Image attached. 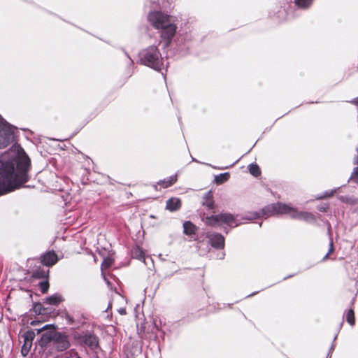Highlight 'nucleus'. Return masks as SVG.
Returning <instances> with one entry per match:
<instances>
[{
	"mask_svg": "<svg viewBox=\"0 0 358 358\" xmlns=\"http://www.w3.org/2000/svg\"><path fill=\"white\" fill-rule=\"evenodd\" d=\"M1 161L0 195L20 188L26 182L30 166V159L22 150L15 159L5 162L2 158Z\"/></svg>",
	"mask_w": 358,
	"mask_h": 358,
	"instance_id": "nucleus-1",
	"label": "nucleus"
},
{
	"mask_svg": "<svg viewBox=\"0 0 358 358\" xmlns=\"http://www.w3.org/2000/svg\"><path fill=\"white\" fill-rule=\"evenodd\" d=\"M148 20L158 30L161 41L165 46H169L177 31L176 18L162 11L154 10L148 13Z\"/></svg>",
	"mask_w": 358,
	"mask_h": 358,
	"instance_id": "nucleus-2",
	"label": "nucleus"
},
{
	"mask_svg": "<svg viewBox=\"0 0 358 358\" xmlns=\"http://www.w3.org/2000/svg\"><path fill=\"white\" fill-rule=\"evenodd\" d=\"M262 213L266 217L286 214L292 218L312 222L314 215L307 212H299L297 209L282 203H272L262 209Z\"/></svg>",
	"mask_w": 358,
	"mask_h": 358,
	"instance_id": "nucleus-3",
	"label": "nucleus"
},
{
	"mask_svg": "<svg viewBox=\"0 0 358 358\" xmlns=\"http://www.w3.org/2000/svg\"><path fill=\"white\" fill-rule=\"evenodd\" d=\"M139 57L141 64L156 71H160L163 66L161 54L155 46H150L143 50Z\"/></svg>",
	"mask_w": 358,
	"mask_h": 358,
	"instance_id": "nucleus-4",
	"label": "nucleus"
},
{
	"mask_svg": "<svg viewBox=\"0 0 358 358\" xmlns=\"http://www.w3.org/2000/svg\"><path fill=\"white\" fill-rule=\"evenodd\" d=\"M206 222L207 224H225L230 227H237L242 223V222L237 220L233 215L229 213H224L217 215H212L206 217Z\"/></svg>",
	"mask_w": 358,
	"mask_h": 358,
	"instance_id": "nucleus-5",
	"label": "nucleus"
},
{
	"mask_svg": "<svg viewBox=\"0 0 358 358\" xmlns=\"http://www.w3.org/2000/svg\"><path fill=\"white\" fill-rule=\"evenodd\" d=\"M37 334H41V338L38 343L41 347H45L50 342H54L57 331L53 324H47L43 326L42 328L37 329Z\"/></svg>",
	"mask_w": 358,
	"mask_h": 358,
	"instance_id": "nucleus-6",
	"label": "nucleus"
},
{
	"mask_svg": "<svg viewBox=\"0 0 358 358\" xmlns=\"http://www.w3.org/2000/svg\"><path fill=\"white\" fill-rule=\"evenodd\" d=\"M13 138V129L7 123L0 122V149L10 144Z\"/></svg>",
	"mask_w": 358,
	"mask_h": 358,
	"instance_id": "nucleus-7",
	"label": "nucleus"
},
{
	"mask_svg": "<svg viewBox=\"0 0 358 358\" xmlns=\"http://www.w3.org/2000/svg\"><path fill=\"white\" fill-rule=\"evenodd\" d=\"M22 338H23L24 343L22 346L21 353L23 357H25L28 355L32 346V342L35 338V332L33 330L27 331L22 334Z\"/></svg>",
	"mask_w": 358,
	"mask_h": 358,
	"instance_id": "nucleus-8",
	"label": "nucleus"
},
{
	"mask_svg": "<svg viewBox=\"0 0 358 358\" xmlns=\"http://www.w3.org/2000/svg\"><path fill=\"white\" fill-rule=\"evenodd\" d=\"M53 343L59 351L65 350L69 347V341L67 336L59 332H57Z\"/></svg>",
	"mask_w": 358,
	"mask_h": 358,
	"instance_id": "nucleus-9",
	"label": "nucleus"
},
{
	"mask_svg": "<svg viewBox=\"0 0 358 358\" xmlns=\"http://www.w3.org/2000/svg\"><path fill=\"white\" fill-rule=\"evenodd\" d=\"M80 342L89 346L92 349L96 348L98 346V338L92 334H84L80 336Z\"/></svg>",
	"mask_w": 358,
	"mask_h": 358,
	"instance_id": "nucleus-10",
	"label": "nucleus"
},
{
	"mask_svg": "<svg viewBox=\"0 0 358 358\" xmlns=\"http://www.w3.org/2000/svg\"><path fill=\"white\" fill-rule=\"evenodd\" d=\"M57 261L58 257L52 251L48 252L41 257V263L48 266L55 264Z\"/></svg>",
	"mask_w": 358,
	"mask_h": 358,
	"instance_id": "nucleus-11",
	"label": "nucleus"
},
{
	"mask_svg": "<svg viewBox=\"0 0 358 358\" xmlns=\"http://www.w3.org/2000/svg\"><path fill=\"white\" fill-rule=\"evenodd\" d=\"M210 241L211 243V245L216 248H222L224 245V237L219 234H212L210 236Z\"/></svg>",
	"mask_w": 358,
	"mask_h": 358,
	"instance_id": "nucleus-12",
	"label": "nucleus"
},
{
	"mask_svg": "<svg viewBox=\"0 0 358 358\" xmlns=\"http://www.w3.org/2000/svg\"><path fill=\"white\" fill-rule=\"evenodd\" d=\"M181 206V201L178 198L172 197L166 201V209L170 211L178 210Z\"/></svg>",
	"mask_w": 358,
	"mask_h": 358,
	"instance_id": "nucleus-13",
	"label": "nucleus"
},
{
	"mask_svg": "<svg viewBox=\"0 0 358 358\" xmlns=\"http://www.w3.org/2000/svg\"><path fill=\"white\" fill-rule=\"evenodd\" d=\"M66 320L69 324L78 327L84 323L85 317L83 315L79 316L78 314H73V315H67Z\"/></svg>",
	"mask_w": 358,
	"mask_h": 358,
	"instance_id": "nucleus-14",
	"label": "nucleus"
},
{
	"mask_svg": "<svg viewBox=\"0 0 358 358\" xmlns=\"http://www.w3.org/2000/svg\"><path fill=\"white\" fill-rule=\"evenodd\" d=\"M177 180V176H171L169 177L167 179H164L163 180H160L158 182V185H162L164 188L169 187L174 184Z\"/></svg>",
	"mask_w": 358,
	"mask_h": 358,
	"instance_id": "nucleus-15",
	"label": "nucleus"
},
{
	"mask_svg": "<svg viewBox=\"0 0 358 358\" xmlns=\"http://www.w3.org/2000/svg\"><path fill=\"white\" fill-rule=\"evenodd\" d=\"M203 205L211 209L214 206V201L213 199V194L210 192H207L203 196Z\"/></svg>",
	"mask_w": 358,
	"mask_h": 358,
	"instance_id": "nucleus-16",
	"label": "nucleus"
},
{
	"mask_svg": "<svg viewBox=\"0 0 358 358\" xmlns=\"http://www.w3.org/2000/svg\"><path fill=\"white\" fill-rule=\"evenodd\" d=\"M45 302L50 305H58L62 301V298L59 294H53L45 299Z\"/></svg>",
	"mask_w": 358,
	"mask_h": 358,
	"instance_id": "nucleus-17",
	"label": "nucleus"
},
{
	"mask_svg": "<svg viewBox=\"0 0 358 358\" xmlns=\"http://www.w3.org/2000/svg\"><path fill=\"white\" fill-rule=\"evenodd\" d=\"M113 260L112 258L107 257V258L104 259L103 262H102V264H101V271H103V270L107 269L108 268H109L113 264ZM102 275L103 276L104 280L106 282L107 285L109 286L110 282H109V281H108L106 280L103 272H102Z\"/></svg>",
	"mask_w": 358,
	"mask_h": 358,
	"instance_id": "nucleus-18",
	"label": "nucleus"
},
{
	"mask_svg": "<svg viewBox=\"0 0 358 358\" xmlns=\"http://www.w3.org/2000/svg\"><path fill=\"white\" fill-rule=\"evenodd\" d=\"M183 229L185 234L191 235L195 233L196 227L190 222L187 221L183 224Z\"/></svg>",
	"mask_w": 358,
	"mask_h": 358,
	"instance_id": "nucleus-19",
	"label": "nucleus"
},
{
	"mask_svg": "<svg viewBox=\"0 0 358 358\" xmlns=\"http://www.w3.org/2000/svg\"><path fill=\"white\" fill-rule=\"evenodd\" d=\"M229 178V173H220L215 176V181L217 184H222L227 181Z\"/></svg>",
	"mask_w": 358,
	"mask_h": 358,
	"instance_id": "nucleus-20",
	"label": "nucleus"
},
{
	"mask_svg": "<svg viewBox=\"0 0 358 358\" xmlns=\"http://www.w3.org/2000/svg\"><path fill=\"white\" fill-rule=\"evenodd\" d=\"M296 5L302 8H306L312 3L313 0H294Z\"/></svg>",
	"mask_w": 358,
	"mask_h": 358,
	"instance_id": "nucleus-21",
	"label": "nucleus"
},
{
	"mask_svg": "<svg viewBox=\"0 0 358 358\" xmlns=\"http://www.w3.org/2000/svg\"><path fill=\"white\" fill-rule=\"evenodd\" d=\"M250 173L254 176L260 175L261 171L259 167L257 164H251L248 166Z\"/></svg>",
	"mask_w": 358,
	"mask_h": 358,
	"instance_id": "nucleus-22",
	"label": "nucleus"
},
{
	"mask_svg": "<svg viewBox=\"0 0 358 358\" xmlns=\"http://www.w3.org/2000/svg\"><path fill=\"white\" fill-rule=\"evenodd\" d=\"M346 321L351 325L353 326L355 322V313L352 309H350L346 314Z\"/></svg>",
	"mask_w": 358,
	"mask_h": 358,
	"instance_id": "nucleus-23",
	"label": "nucleus"
},
{
	"mask_svg": "<svg viewBox=\"0 0 358 358\" xmlns=\"http://www.w3.org/2000/svg\"><path fill=\"white\" fill-rule=\"evenodd\" d=\"M341 199L343 202H345L346 203H348V204H350V205H355L358 202V199L357 198H355V197L341 196Z\"/></svg>",
	"mask_w": 358,
	"mask_h": 358,
	"instance_id": "nucleus-24",
	"label": "nucleus"
},
{
	"mask_svg": "<svg viewBox=\"0 0 358 358\" xmlns=\"http://www.w3.org/2000/svg\"><path fill=\"white\" fill-rule=\"evenodd\" d=\"M350 179L358 183V167L354 169L353 173L351 175Z\"/></svg>",
	"mask_w": 358,
	"mask_h": 358,
	"instance_id": "nucleus-25",
	"label": "nucleus"
},
{
	"mask_svg": "<svg viewBox=\"0 0 358 358\" xmlns=\"http://www.w3.org/2000/svg\"><path fill=\"white\" fill-rule=\"evenodd\" d=\"M334 250V244H333V241L331 239L330 240V242H329V251L327 252V254L324 257L323 259L325 260L328 258V256L332 253Z\"/></svg>",
	"mask_w": 358,
	"mask_h": 358,
	"instance_id": "nucleus-26",
	"label": "nucleus"
},
{
	"mask_svg": "<svg viewBox=\"0 0 358 358\" xmlns=\"http://www.w3.org/2000/svg\"><path fill=\"white\" fill-rule=\"evenodd\" d=\"M48 282H41V289L43 293H45L48 289Z\"/></svg>",
	"mask_w": 358,
	"mask_h": 358,
	"instance_id": "nucleus-27",
	"label": "nucleus"
},
{
	"mask_svg": "<svg viewBox=\"0 0 358 358\" xmlns=\"http://www.w3.org/2000/svg\"><path fill=\"white\" fill-rule=\"evenodd\" d=\"M257 217H258V215L257 213H252V214L247 215L243 219H245L246 220H252L256 219Z\"/></svg>",
	"mask_w": 358,
	"mask_h": 358,
	"instance_id": "nucleus-28",
	"label": "nucleus"
},
{
	"mask_svg": "<svg viewBox=\"0 0 358 358\" xmlns=\"http://www.w3.org/2000/svg\"><path fill=\"white\" fill-rule=\"evenodd\" d=\"M332 194H333V192H325V194H324L322 196H321L320 198H322V197H329V196H331Z\"/></svg>",
	"mask_w": 358,
	"mask_h": 358,
	"instance_id": "nucleus-29",
	"label": "nucleus"
},
{
	"mask_svg": "<svg viewBox=\"0 0 358 358\" xmlns=\"http://www.w3.org/2000/svg\"><path fill=\"white\" fill-rule=\"evenodd\" d=\"M118 312L121 314V315H125L126 314V310L123 308H121L118 310Z\"/></svg>",
	"mask_w": 358,
	"mask_h": 358,
	"instance_id": "nucleus-30",
	"label": "nucleus"
},
{
	"mask_svg": "<svg viewBox=\"0 0 358 358\" xmlns=\"http://www.w3.org/2000/svg\"><path fill=\"white\" fill-rule=\"evenodd\" d=\"M357 156L354 158V164H358V149H357Z\"/></svg>",
	"mask_w": 358,
	"mask_h": 358,
	"instance_id": "nucleus-31",
	"label": "nucleus"
},
{
	"mask_svg": "<svg viewBox=\"0 0 358 358\" xmlns=\"http://www.w3.org/2000/svg\"><path fill=\"white\" fill-rule=\"evenodd\" d=\"M351 102L353 104H355V105L358 106V97H357L356 99H353Z\"/></svg>",
	"mask_w": 358,
	"mask_h": 358,
	"instance_id": "nucleus-32",
	"label": "nucleus"
},
{
	"mask_svg": "<svg viewBox=\"0 0 358 358\" xmlns=\"http://www.w3.org/2000/svg\"><path fill=\"white\" fill-rule=\"evenodd\" d=\"M318 209L320 210V211H324L326 210V207L324 206H321L320 208H318Z\"/></svg>",
	"mask_w": 358,
	"mask_h": 358,
	"instance_id": "nucleus-33",
	"label": "nucleus"
},
{
	"mask_svg": "<svg viewBox=\"0 0 358 358\" xmlns=\"http://www.w3.org/2000/svg\"><path fill=\"white\" fill-rule=\"evenodd\" d=\"M143 257V252L142 251H140V254L138 255V258H142Z\"/></svg>",
	"mask_w": 358,
	"mask_h": 358,
	"instance_id": "nucleus-34",
	"label": "nucleus"
},
{
	"mask_svg": "<svg viewBox=\"0 0 358 358\" xmlns=\"http://www.w3.org/2000/svg\"><path fill=\"white\" fill-rule=\"evenodd\" d=\"M96 358H98V357H96Z\"/></svg>",
	"mask_w": 358,
	"mask_h": 358,
	"instance_id": "nucleus-35",
	"label": "nucleus"
}]
</instances>
